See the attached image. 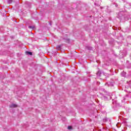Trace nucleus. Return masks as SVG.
<instances>
[{
	"instance_id": "1",
	"label": "nucleus",
	"mask_w": 131,
	"mask_h": 131,
	"mask_svg": "<svg viewBox=\"0 0 131 131\" xmlns=\"http://www.w3.org/2000/svg\"><path fill=\"white\" fill-rule=\"evenodd\" d=\"M118 18L120 19V20H123V19H124V20L127 21V20L129 19V16L127 15L124 11H121L118 13Z\"/></svg>"
},
{
	"instance_id": "2",
	"label": "nucleus",
	"mask_w": 131,
	"mask_h": 131,
	"mask_svg": "<svg viewBox=\"0 0 131 131\" xmlns=\"http://www.w3.org/2000/svg\"><path fill=\"white\" fill-rule=\"evenodd\" d=\"M102 99L104 101H109V100H111V97L109 95H102Z\"/></svg>"
},
{
	"instance_id": "3",
	"label": "nucleus",
	"mask_w": 131,
	"mask_h": 131,
	"mask_svg": "<svg viewBox=\"0 0 131 131\" xmlns=\"http://www.w3.org/2000/svg\"><path fill=\"white\" fill-rule=\"evenodd\" d=\"M111 100L112 99L113 101V104H114V103H116V99H117V97L115 96V95H113L111 96H110Z\"/></svg>"
},
{
	"instance_id": "4",
	"label": "nucleus",
	"mask_w": 131,
	"mask_h": 131,
	"mask_svg": "<svg viewBox=\"0 0 131 131\" xmlns=\"http://www.w3.org/2000/svg\"><path fill=\"white\" fill-rule=\"evenodd\" d=\"M61 39L64 40V42H66V43H70V39L68 38H66L64 37H62Z\"/></svg>"
},
{
	"instance_id": "5",
	"label": "nucleus",
	"mask_w": 131,
	"mask_h": 131,
	"mask_svg": "<svg viewBox=\"0 0 131 131\" xmlns=\"http://www.w3.org/2000/svg\"><path fill=\"white\" fill-rule=\"evenodd\" d=\"M62 47H63V44H61L60 45H58L57 47H56V49L57 50H58V51H60L62 48Z\"/></svg>"
},
{
	"instance_id": "6",
	"label": "nucleus",
	"mask_w": 131,
	"mask_h": 131,
	"mask_svg": "<svg viewBox=\"0 0 131 131\" xmlns=\"http://www.w3.org/2000/svg\"><path fill=\"white\" fill-rule=\"evenodd\" d=\"M10 108H17L18 107V105L16 104H12L10 105Z\"/></svg>"
},
{
	"instance_id": "7",
	"label": "nucleus",
	"mask_w": 131,
	"mask_h": 131,
	"mask_svg": "<svg viewBox=\"0 0 131 131\" xmlns=\"http://www.w3.org/2000/svg\"><path fill=\"white\" fill-rule=\"evenodd\" d=\"M127 99H128V95L126 94L125 96L123 98V100H122V102H124V101H125V100Z\"/></svg>"
},
{
	"instance_id": "8",
	"label": "nucleus",
	"mask_w": 131,
	"mask_h": 131,
	"mask_svg": "<svg viewBox=\"0 0 131 131\" xmlns=\"http://www.w3.org/2000/svg\"><path fill=\"white\" fill-rule=\"evenodd\" d=\"M28 28L30 29H32V30H34V29H35V26H29Z\"/></svg>"
},
{
	"instance_id": "9",
	"label": "nucleus",
	"mask_w": 131,
	"mask_h": 131,
	"mask_svg": "<svg viewBox=\"0 0 131 131\" xmlns=\"http://www.w3.org/2000/svg\"><path fill=\"white\" fill-rule=\"evenodd\" d=\"M102 74V71H98V72H97V73H96V75L97 76H101V75Z\"/></svg>"
},
{
	"instance_id": "10",
	"label": "nucleus",
	"mask_w": 131,
	"mask_h": 131,
	"mask_svg": "<svg viewBox=\"0 0 131 131\" xmlns=\"http://www.w3.org/2000/svg\"><path fill=\"white\" fill-rule=\"evenodd\" d=\"M26 55H29L30 56H32V52L29 51L26 52Z\"/></svg>"
},
{
	"instance_id": "11",
	"label": "nucleus",
	"mask_w": 131,
	"mask_h": 131,
	"mask_svg": "<svg viewBox=\"0 0 131 131\" xmlns=\"http://www.w3.org/2000/svg\"><path fill=\"white\" fill-rule=\"evenodd\" d=\"M86 49H87V50H89V51H92V50H93V47H90V46H86Z\"/></svg>"
},
{
	"instance_id": "12",
	"label": "nucleus",
	"mask_w": 131,
	"mask_h": 131,
	"mask_svg": "<svg viewBox=\"0 0 131 131\" xmlns=\"http://www.w3.org/2000/svg\"><path fill=\"white\" fill-rule=\"evenodd\" d=\"M95 6H97L98 7H100V5L99 4V2L98 1H95L94 3Z\"/></svg>"
},
{
	"instance_id": "13",
	"label": "nucleus",
	"mask_w": 131,
	"mask_h": 131,
	"mask_svg": "<svg viewBox=\"0 0 131 131\" xmlns=\"http://www.w3.org/2000/svg\"><path fill=\"white\" fill-rule=\"evenodd\" d=\"M125 74H126V73L125 72H123L121 73L122 76H123V77H125Z\"/></svg>"
},
{
	"instance_id": "14",
	"label": "nucleus",
	"mask_w": 131,
	"mask_h": 131,
	"mask_svg": "<svg viewBox=\"0 0 131 131\" xmlns=\"http://www.w3.org/2000/svg\"><path fill=\"white\" fill-rule=\"evenodd\" d=\"M100 91H102V92H106V90L103 87H100L99 88Z\"/></svg>"
},
{
	"instance_id": "15",
	"label": "nucleus",
	"mask_w": 131,
	"mask_h": 131,
	"mask_svg": "<svg viewBox=\"0 0 131 131\" xmlns=\"http://www.w3.org/2000/svg\"><path fill=\"white\" fill-rule=\"evenodd\" d=\"M103 122H107V121H108V119L107 118L103 119Z\"/></svg>"
},
{
	"instance_id": "16",
	"label": "nucleus",
	"mask_w": 131,
	"mask_h": 131,
	"mask_svg": "<svg viewBox=\"0 0 131 131\" xmlns=\"http://www.w3.org/2000/svg\"><path fill=\"white\" fill-rule=\"evenodd\" d=\"M1 75H2V73H0V79H4V78H5V76L2 77Z\"/></svg>"
},
{
	"instance_id": "17",
	"label": "nucleus",
	"mask_w": 131,
	"mask_h": 131,
	"mask_svg": "<svg viewBox=\"0 0 131 131\" xmlns=\"http://www.w3.org/2000/svg\"><path fill=\"white\" fill-rule=\"evenodd\" d=\"M68 129H72V126H68Z\"/></svg>"
},
{
	"instance_id": "18",
	"label": "nucleus",
	"mask_w": 131,
	"mask_h": 131,
	"mask_svg": "<svg viewBox=\"0 0 131 131\" xmlns=\"http://www.w3.org/2000/svg\"><path fill=\"white\" fill-rule=\"evenodd\" d=\"M8 4H12V0H8Z\"/></svg>"
},
{
	"instance_id": "19",
	"label": "nucleus",
	"mask_w": 131,
	"mask_h": 131,
	"mask_svg": "<svg viewBox=\"0 0 131 131\" xmlns=\"http://www.w3.org/2000/svg\"><path fill=\"white\" fill-rule=\"evenodd\" d=\"M116 126H117V127H120V124L118 123V124H117Z\"/></svg>"
},
{
	"instance_id": "20",
	"label": "nucleus",
	"mask_w": 131,
	"mask_h": 131,
	"mask_svg": "<svg viewBox=\"0 0 131 131\" xmlns=\"http://www.w3.org/2000/svg\"><path fill=\"white\" fill-rule=\"evenodd\" d=\"M49 25H50V26H52V22L49 23Z\"/></svg>"
},
{
	"instance_id": "21",
	"label": "nucleus",
	"mask_w": 131,
	"mask_h": 131,
	"mask_svg": "<svg viewBox=\"0 0 131 131\" xmlns=\"http://www.w3.org/2000/svg\"><path fill=\"white\" fill-rule=\"evenodd\" d=\"M100 9H103V7H100Z\"/></svg>"
}]
</instances>
